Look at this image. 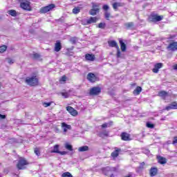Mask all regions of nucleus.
I'll use <instances>...</instances> for the list:
<instances>
[{"label": "nucleus", "instance_id": "obj_49", "mask_svg": "<svg viewBox=\"0 0 177 177\" xmlns=\"http://www.w3.org/2000/svg\"><path fill=\"white\" fill-rule=\"evenodd\" d=\"M142 152L145 153V154H150V151L149 149H144L142 151Z\"/></svg>", "mask_w": 177, "mask_h": 177}, {"label": "nucleus", "instance_id": "obj_35", "mask_svg": "<svg viewBox=\"0 0 177 177\" xmlns=\"http://www.w3.org/2000/svg\"><path fill=\"white\" fill-rule=\"evenodd\" d=\"M8 14H10V16H13V17H15V16H17L16 10H9Z\"/></svg>", "mask_w": 177, "mask_h": 177}, {"label": "nucleus", "instance_id": "obj_10", "mask_svg": "<svg viewBox=\"0 0 177 177\" xmlns=\"http://www.w3.org/2000/svg\"><path fill=\"white\" fill-rule=\"evenodd\" d=\"M165 110H167V111H169V110H177V102H172L165 107Z\"/></svg>", "mask_w": 177, "mask_h": 177}, {"label": "nucleus", "instance_id": "obj_11", "mask_svg": "<svg viewBox=\"0 0 177 177\" xmlns=\"http://www.w3.org/2000/svg\"><path fill=\"white\" fill-rule=\"evenodd\" d=\"M87 80H88L90 82H96V81H97V77H96V75H95V73H89L87 75Z\"/></svg>", "mask_w": 177, "mask_h": 177}, {"label": "nucleus", "instance_id": "obj_19", "mask_svg": "<svg viewBox=\"0 0 177 177\" xmlns=\"http://www.w3.org/2000/svg\"><path fill=\"white\" fill-rule=\"evenodd\" d=\"M60 50H62V43H60V41H57L55 45V51L60 52Z\"/></svg>", "mask_w": 177, "mask_h": 177}, {"label": "nucleus", "instance_id": "obj_40", "mask_svg": "<svg viewBox=\"0 0 177 177\" xmlns=\"http://www.w3.org/2000/svg\"><path fill=\"white\" fill-rule=\"evenodd\" d=\"M117 49V54H116V56L118 58H120L121 57V50H120V47H118Z\"/></svg>", "mask_w": 177, "mask_h": 177}, {"label": "nucleus", "instance_id": "obj_9", "mask_svg": "<svg viewBox=\"0 0 177 177\" xmlns=\"http://www.w3.org/2000/svg\"><path fill=\"white\" fill-rule=\"evenodd\" d=\"M167 50H171V52H176L177 50V42L173 41L170 43L167 47Z\"/></svg>", "mask_w": 177, "mask_h": 177}, {"label": "nucleus", "instance_id": "obj_42", "mask_svg": "<svg viewBox=\"0 0 177 177\" xmlns=\"http://www.w3.org/2000/svg\"><path fill=\"white\" fill-rule=\"evenodd\" d=\"M102 9L105 11L107 12L110 9V7L108 5H104L102 7Z\"/></svg>", "mask_w": 177, "mask_h": 177}, {"label": "nucleus", "instance_id": "obj_59", "mask_svg": "<svg viewBox=\"0 0 177 177\" xmlns=\"http://www.w3.org/2000/svg\"><path fill=\"white\" fill-rule=\"evenodd\" d=\"M0 177H1V176H0Z\"/></svg>", "mask_w": 177, "mask_h": 177}, {"label": "nucleus", "instance_id": "obj_53", "mask_svg": "<svg viewBox=\"0 0 177 177\" xmlns=\"http://www.w3.org/2000/svg\"><path fill=\"white\" fill-rule=\"evenodd\" d=\"M104 136H109V131H104V132L102 133Z\"/></svg>", "mask_w": 177, "mask_h": 177}, {"label": "nucleus", "instance_id": "obj_5", "mask_svg": "<svg viewBox=\"0 0 177 177\" xmlns=\"http://www.w3.org/2000/svg\"><path fill=\"white\" fill-rule=\"evenodd\" d=\"M28 165V162L24 158H20L17 165L18 169H26V165Z\"/></svg>", "mask_w": 177, "mask_h": 177}, {"label": "nucleus", "instance_id": "obj_3", "mask_svg": "<svg viewBox=\"0 0 177 177\" xmlns=\"http://www.w3.org/2000/svg\"><path fill=\"white\" fill-rule=\"evenodd\" d=\"M162 19H164L162 15L152 13L149 17V21H150V23H157L158 21H161Z\"/></svg>", "mask_w": 177, "mask_h": 177}, {"label": "nucleus", "instance_id": "obj_7", "mask_svg": "<svg viewBox=\"0 0 177 177\" xmlns=\"http://www.w3.org/2000/svg\"><path fill=\"white\" fill-rule=\"evenodd\" d=\"M20 7L21 8V9H24V10H28V12H31V6L29 1H25L24 3H21Z\"/></svg>", "mask_w": 177, "mask_h": 177}, {"label": "nucleus", "instance_id": "obj_13", "mask_svg": "<svg viewBox=\"0 0 177 177\" xmlns=\"http://www.w3.org/2000/svg\"><path fill=\"white\" fill-rule=\"evenodd\" d=\"M122 140L128 141L131 140V135L126 132H123L120 135Z\"/></svg>", "mask_w": 177, "mask_h": 177}, {"label": "nucleus", "instance_id": "obj_27", "mask_svg": "<svg viewBox=\"0 0 177 177\" xmlns=\"http://www.w3.org/2000/svg\"><path fill=\"white\" fill-rule=\"evenodd\" d=\"M140 92H142V87L137 86L136 88L133 91V95L138 96V95H140Z\"/></svg>", "mask_w": 177, "mask_h": 177}, {"label": "nucleus", "instance_id": "obj_23", "mask_svg": "<svg viewBox=\"0 0 177 177\" xmlns=\"http://www.w3.org/2000/svg\"><path fill=\"white\" fill-rule=\"evenodd\" d=\"M120 151H121V149L115 148V151L111 153V156L113 157V158L118 157Z\"/></svg>", "mask_w": 177, "mask_h": 177}, {"label": "nucleus", "instance_id": "obj_6", "mask_svg": "<svg viewBox=\"0 0 177 177\" xmlns=\"http://www.w3.org/2000/svg\"><path fill=\"white\" fill-rule=\"evenodd\" d=\"M102 92V88L99 86H94L90 89L89 95L91 96H97V95H99Z\"/></svg>", "mask_w": 177, "mask_h": 177}, {"label": "nucleus", "instance_id": "obj_30", "mask_svg": "<svg viewBox=\"0 0 177 177\" xmlns=\"http://www.w3.org/2000/svg\"><path fill=\"white\" fill-rule=\"evenodd\" d=\"M59 145H55L54 147H53V149L51 150L50 153H59Z\"/></svg>", "mask_w": 177, "mask_h": 177}, {"label": "nucleus", "instance_id": "obj_4", "mask_svg": "<svg viewBox=\"0 0 177 177\" xmlns=\"http://www.w3.org/2000/svg\"><path fill=\"white\" fill-rule=\"evenodd\" d=\"M56 8V6L53 3H51L48 6H44L40 9V13H48L50 10H53Z\"/></svg>", "mask_w": 177, "mask_h": 177}, {"label": "nucleus", "instance_id": "obj_38", "mask_svg": "<svg viewBox=\"0 0 177 177\" xmlns=\"http://www.w3.org/2000/svg\"><path fill=\"white\" fill-rule=\"evenodd\" d=\"M62 177H73V175L70 172H65L62 174Z\"/></svg>", "mask_w": 177, "mask_h": 177}, {"label": "nucleus", "instance_id": "obj_51", "mask_svg": "<svg viewBox=\"0 0 177 177\" xmlns=\"http://www.w3.org/2000/svg\"><path fill=\"white\" fill-rule=\"evenodd\" d=\"M6 118V115L0 114V120H5Z\"/></svg>", "mask_w": 177, "mask_h": 177}, {"label": "nucleus", "instance_id": "obj_36", "mask_svg": "<svg viewBox=\"0 0 177 177\" xmlns=\"http://www.w3.org/2000/svg\"><path fill=\"white\" fill-rule=\"evenodd\" d=\"M70 42H71L72 45H75L77 44V37L71 38Z\"/></svg>", "mask_w": 177, "mask_h": 177}, {"label": "nucleus", "instance_id": "obj_32", "mask_svg": "<svg viewBox=\"0 0 177 177\" xmlns=\"http://www.w3.org/2000/svg\"><path fill=\"white\" fill-rule=\"evenodd\" d=\"M110 16H111V14L109 11H105L104 12V17L106 20H110Z\"/></svg>", "mask_w": 177, "mask_h": 177}, {"label": "nucleus", "instance_id": "obj_45", "mask_svg": "<svg viewBox=\"0 0 177 177\" xmlns=\"http://www.w3.org/2000/svg\"><path fill=\"white\" fill-rule=\"evenodd\" d=\"M118 6H120V3H114L113 4V9H117L118 8Z\"/></svg>", "mask_w": 177, "mask_h": 177}, {"label": "nucleus", "instance_id": "obj_20", "mask_svg": "<svg viewBox=\"0 0 177 177\" xmlns=\"http://www.w3.org/2000/svg\"><path fill=\"white\" fill-rule=\"evenodd\" d=\"M157 158L159 164H161V165L167 164V158L161 156H158Z\"/></svg>", "mask_w": 177, "mask_h": 177}, {"label": "nucleus", "instance_id": "obj_52", "mask_svg": "<svg viewBox=\"0 0 177 177\" xmlns=\"http://www.w3.org/2000/svg\"><path fill=\"white\" fill-rule=\"evenodd\" d=\"M66 80H67V77H66V76H62L61 81H62L63 82H66Z\"/></svg>", "mask_w": 177, "mask_h": 177}, {"label": "nucleus", "instance_id": "obj_43", "mask_svg": "<svg viewBox=\"0 0 177 177\" xmlns=\"http://www.w3.org/2000/svg\"><path fill=\"white\" fill-rule=\"evenodd\" d=\"M32 56H33V59H39V57H41V56L38 53H34Z\"/></svg>", "mask_w": 177, "mask_h": 177}, {"label": "nucleus", "instance_id": "obj_39", "mask_svg": "<svg viewBox=\"0 0 177 177\" xmlns=\"http://www.w3.org/2000/svg\"><path fill=\"white\" fill-rule=\"evenodd\" d=\"M106 28V23H100L98 24V28Z\"/></svg>", "mask_w": 177, "mask_h": 177}, {"label": "nucleus", "instance_id": "obj_17", "mask_svg": "<svg viewBox=\"0 0 177 177\" xmlns=\"http://www.w3.org/2000/svg\"><path fill=\"white\" fill-rule=\"evenodd\" d=\"M100 12V9L99 8H91L88 13L89 15H91V16H96V15H97V13H99Z\"/></svg>", "mask_w": 177, "mask_h": 177}, {"label": "nucleus", "instance_id": "obj_34", "mask_svg": "<svg viewBox=\"0 0 177 177\" xmlns=\"http://www.w3.org/2000/svg\"><path fill=\"white\" fill-rule=\"evenodd\" d=\"M113 125V122H110L109 123H104L102 125V128H107V127H110Z\"/></svg>", "mask_w": 177, "mask_h": 177}, {"label": "nucleus", "instance_id": "obj_12", "mask_svg": "<svg viewBox=\"0 0 177 177\" xmlns=\"http://www.w3.org/2000/svg\"><path fill=\"white\" fill-rule=\"evenodd\" d=\"M162 63H157L154 65V68L152 69L153 73L155 74L158 73L160 68H162Z\"/></svg>", "mask_w": 177, "mask_h": 177}, {"label": "nucleus", "instance_id": "obj_22", "mask_svg": "<svg viewBox=\"0 0 177 177\" xmlns=\"http://www.w3.org/2000/svg\"><path fill=\"white\" fill-rule=\"evenodd\" d=\"M62 127L64 129V132L66 133L67 132V129H71V125H68L66 124V122L62 123Z\"/></svg>", "mask_w": 177, "mask_h": 177}, {"label": "nucleus", "instance_id": "obj_57", "mask_svg": "<svg viewBox=\"0 0 177 177\" xmlns=\"http://www.w3.org/2000/svg\"><path fill=\"white\" fill-rule=\"evenodd\" d=\"M174 70H177V64L174 65Z\"/></svg>", "mask_w": 177, "mask_h": 177}, {"label": "nucleus", "instance_id": "obj_26", "mask_svg": "<svg viewBox=\"0 0 177 177\" xmlns=\"http://www.w3.org/2000/svg\"><path fill=\"white\" fill-rule=\"evenodd\" d=\"M135 24H133V22H128L124 24V26L126 27V28H127V30H131L133 28Z\"/></svg>", "mask_w": 177, "mask_h": 177}, {"label": "nucleus", "instance_id": "obj_1", "mask_svg": "<svg viewBox=\"0 0 177 177\" xmlns=\"http://www.w3.org/2000/svg\"><path fill=\"white\" fill-rule=\"evenodd\" d=\"M25 82L27 85H29V86H37L39 84V80L38 77H37V75H32L27 77L25 80Z\"/></svg>", "mask_w": 177, "mask_h": 177}, {"label": "nucleus", "instance_id": "obj_55", "mask_svg": "<svg viewBox=\"0 0 177 177\" xmlns=\"http://www.w3.org/2000/svg\"><path fill=\"white\" fill-rule=\"evenodd\" d=\"M174 38H175V35H170L169 37H168V39H174Z\"/></svg>", "mask_w": 177, "mask_h": 177}, {"label": "nucleus", "instance_id": "obj_44", "mask_svg": "<svg viewBox=\"0 0 177 177\" xmlns=\"http://www.w3.org/2000/svg\"><path fill=\"white\" fill-rule=\"evenodd\" d=\"M50 104H52V102H44L43 103V106L44 107H49V106H50Z\"/></svg>", "mask_w": 177, "mask_h": 177}, {"label": "nucleus", "instance_id": "obj_16", "mask_svg": "<svg viewBox=\"0 0 177 177\" xmlns=\"http://www.w3.org/2000/svg\"><path fill=\"white\" fill-rule=\"evenodd\" d=\"M158 172V169L156 167H151L149 170L150 176H156Z\"/></svg>", "mask_w": 177, "mask_h": 177}, {"label": "nucleus", "instance_id": "obj_25", "mask_svg": "<svg viewBox=\"0 0 177 177\" xmlns=\"http://www.w3.org/2000/svg\"><path fill=\"white\" fill-rule=\"evenodd\" d=\"M158 96H160L162 99H165V97L168 96V93H167V91H161L158 93Z\"/></svg>", "mask_w": 177, "mask_h": 177}, {"label": "nucleus", "instance_id": "obj_31", "mask_svg": "<svg viewBox=\"0 0 177 177\" xmlns=\"http://www.w3.org/2000/svg\"><path fill=\"white\" fill-rule=\"evenodd\" d=\"M65 148L66 150H69V151H73V145L68 143L65 144Z\"/></svg>", "mask_w": 177, "mask_h": 177}, {"label": "nucleus", "instance_id": "obj_41", "mask_svg": "<svg viewBox=\"0 0 177 177\" xmlns=\"http://www.w3.org/2000/svg\"><path fill=\"white\" fill-rule=\"evenodd\" d=\"M147 128L153 129V128H154V124H151V122H147Z\"/></svg>", "mask_w": 177, "mask_h": 177}, {"label": "nucleus", "instance_id": "obj_46", "mask_svg": "<svg viewBox=\"0 0 177 177\" xmlns=\"http://www.w3.org/2000/svg\"><path fill=\"white\" fill-rule=\"evenodd\" d=\"M58 154H60L61 156H66V154H67V151H59Z\"/></svg>", "mask_w": 177, "mask_h": 177}, {"label": "nucleus", "instance_id": "obj_56", "mask_svg": "<svg viewBox=\"0 0 177 177\" xmlns=\"http://www.w3.org/2000/svg\"><path fill=\"white\" fill-rule=\"evenodd\" d=\"M125 177H133L132 173H129L127 176Z\"/></svg>", "mask_w": 177, "mask_h": 177}, {"label": "nucleus", "instance_id": "obj_15", "mask_svg": "<svg viewBox=\"0 0 177 177\" xmlns=\"http://www.w3.org/2000/svg\"><path fill=\"white\" fill-rule=\"evenodd\" d=\"M143 169H145V162L140 164L139 167L136 169V172H137V174H142Z\"/></svg>", "mask_w": 177, "mask_h": 177}, {"label": "nucleus", "instance_id": "obj_37", "mask_svg": "<svg viewBox=\"0 0 177 177\" xmlns=\"http://www.w3.org/2000/svg\"><path fill=\"white\" fill-rule=\"evenodd\" d=\"M34 153H35V154H36V156H37L38 157H39V156H41V151H39V149H38V148H35V149Z\"/></svg>", "mask_w": 177, "mask_h": 177}, {"label": "nucleus", "instance_id": "obj_47", "mask_svg": "<svg viewBox=\"0 0 177 177\" xmlns=\"http://www.w3.org/2000/svg\"><path fill=\"white\" fill-rule=\"evenodd\" d=\"M7 60L9 64H13V63H15V61H13L12 59L8 58Z\"/></svg>", "mask_w": 177, "mask_h": 177}, {"label": "nucleus", "instance_id": "obj_33", "mask_svg": "<svg viewBox=\"0 0 177 177\" xmlns=\"http://www.w3.org/2000/svg\"><path fill=\"white\" fill-rule=\"evenodd\" d=\"M8 47L6 45L0 46V53H3V52L6 51Z\"/></svg>", "mask_w": 177, "mask_h": 177}, {"label": "nucleus", "instance_id": "obj_50", "mask_svg": "<svg viewBox=\"0 0 177 177\" xmlns=\"http://www.w3.org/2000/svg\"><path fill=\"white\" fill-rule=\"evenodd\" d=\"M62 95L64 96V97H68V93H62Z\"/></svg>", "mask_w": 177, "mask_h": 177}, {"label": "nucleus", "instance_id": "obj_21", "mask_svg": "<svg viewBox=\"0 0 177 177\" xmlns=\"http://www.w3.org/2000/svg\"><path fill=\"white\" fill-rule=\"evenodd\" d=\"M86 60H88L89 62H93L95 60V55L93 54H86L85 55Z\"/></svg>", "mask_w": 177, "mask_h": 177}, {"label": "nucleus", "instance_id": "obj_28", "mask_svg": "<svg viewBox=\"0 0 177 177\" xmlns=\"http://www.w3.org/2000/svg\"><path fill=\"white\" fill-rule=\"evenodd\" d=\"M88 150H89V147L86 145L80 147L78 149V151H80V152L88 151Z\"/></svg>", "mask_w": 177, "mask_h": 177}, {"label": "nucleus", "instance_id": "obj_29", "mask_svg": "<svg viewBox=\"0 0 177 177\" xmlns=\"http://www.w3.org/2000/svg\"><path fill=\"white\" fill-rule=\"evenodd\" d=\"M80 12H81V7H75L73 9V13L74 15H78V13H80Z\"/></svg>", "mask_w": 177, "mask_h": 177}, {"label": "nucleus", "instance_id": "obj_54", "mask_svg": "<svg viewBox=\"0 0 177 177\" xmlns=\"http://www.w3.org/2000/svg\"><path fill=\"white\" fill-rule=\"evenodd\" d=\"M19 1L20 2V3H23L24 2L28 1V0H19Z\"/></svg>", "mask_w": 177, "mask_h": 177}, {"label": "nucleus", "instance_id": "obj_14", "mask_svg": "<svg viewBox=\"0 0 177 177\" xmlns=\"http://www.w3.org/2000/svg\"><path fill=\"white\" fill-rule=\"evenodd\" d=\"M66 110L68 111V113H70V114H71V115H73L74 117L78 114V112H77V111L71 106H67Z\"/></svg>", "mask_w": 177, "mask_h": 177}, {"label": "nucleus", "instance_id": "obj_8", "mask_svg": "<svg viewBox=\"0 0 177 177\" xmlns=\"http://www.w3.org/2000/svg\"><path fill=\"white\" fill-rule=\"evenodd\" d=\"M97 21V17H91L88 19H86L84 22H82L84 26H86L88 24H93V23H96Z\"/></svg>", "mask_w": 177, "mask_h": 177}, {"label": "nucleus", "instance_id": "obj_18", "mask_svg": "<svg viewBox=\"0 0 177 177\" xmlns=\"http://www.w3.org/2000/svg\"><path fill=\"white\" fill-rule=\"evenodd\" d=\"M108 44L109 46H110L111 48H115L116 49H118V48H120L118 46V44H117V41L114 40L109 41Z\"/></svg>", "mask_w": 177, "mask_h": 177}, {"label": "nucleus", "instance_id": "obj_24", "mask_svg": "<svg viewBox=\"0 0 177 177\" xmlns=\"http://www.w3.org/2000/svg\"><path fill=\"white\" fill-rule=\"evenodd\" d=\"M119 42L120 44V49L122 52H125V50H127V44H125V43H124V41L121 39L119 41Z\"/></svg>", "mask_w": 177, "mask_h": 177}, {"label": "nucleus", "instance_id": "obj_48", "mask_svg": "<svg viewBox=\"0 0 177 177\" xmlns=\"http://www.w3.org/2000/svg\"><path fill=\"white\" fill-rule=\"evenodd\" d=\"M92 9H99V6L95 3L93 4Z\"/></svg>", "mask_w": 177, "mask_h": 177}, {"label": "nucleus", "instance_id": "obj_58", "mask_svg": "<svg viewBox=\"0 0 177 177\" xmlns=\"http://www.w3.org/2000/svg\"><path fill=\"white\" fill-rule=\"evenodd\" d=\"M160 120L164 121V120H165V118H162V119H160Z\"/></svg>", "mask_w": 177, "mask_h": 177}, {"label": "nucleus", "instance_id": "obj_2", "mask_svg": "<svg viewBox=\"0 0 177 177\" xmlns=\"http://www.w3.org/2000/svg\"><path fill=\"white\" fill-rule=\"evenodd\" d=\"M102 172L106 176L114 177V172H117V168L106 167L103 169Z\"/></svg>", "mask_w": 177, "mask_h": 177}]
</instances>
